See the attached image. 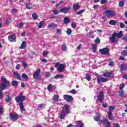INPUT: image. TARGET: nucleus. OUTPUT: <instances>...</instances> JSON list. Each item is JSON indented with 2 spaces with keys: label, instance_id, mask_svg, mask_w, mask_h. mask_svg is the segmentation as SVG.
<instances>
[{
  "label": "nucleus",
  "instance_id": "nucleus-41",
  "mask_svg": "<svg viewBox=\"0 0 127 127\" xmlns=\"http://www.w3.org/2000/svg\"><path fill=\"white\" fill-rule=\"evenodd\" d=\"M85 79H86L87 81H91V76H90L89 74H86Z\"/></svg>",
  "mask_w": 127,
  "mask_h": 127
},
{
  "label": "nucleus",
  "instance_id": "nucleus-31",
  "mask_svg": "<svg viewBox=\"0 0 127 127\" xmlns=\"http://www.w3.org/2000/svg\"><path fill=\"white\" fill-rule=\"evenodd\" d=\"M103 76L105 77H111L112 76V72H106L103 73Z\"/></svg>",
  "mask_w": 127,
  "mask_h": 127
},
{
  "label": "nucleus",
  "instance_id": "nucleus-44",
  "mask_svg": "<svg viewBox=\"0 0 127 127\" xmlns=\"http://www.w3.org/2000/svg\"><path fill=\"white\" fill-rule=\"evenodd\" d=\"M71 33H72V30H71V29H68L66 30V33L68 35H70V34H71Z\"/></svg>",
  "mask_w": 127,
  "mask_h": 127
},
{
  "label": "nucleus",
  "instance_id": "nucleus-14",
  "mask_svg": "<svg viewBox=\"0 0 127 127\" xmlns=\"http://www.w3.org/2000/svg\"><path fill=\"white\" fill-rule=\"evenodd\" d=\"M69 9H70V8L69 7H64L61 8L60 9V12H64V13H67L69 11Z\"/></svg>",
  "mask_w": 127,
  "mask_h": 127
},
{
  "label": "nucleus",
  "instance_id": "nucleus-29",
  "mask_svg": "<svg viewBox=\"0 0 127 127\" xmlns=\"http://www.w3.org/2000/svg\"><path fill=\"white\" fill-rule=\"evenodd\" d=\"M109 122H109L107 120H105V119H103L101 121V124H103V125H107Z\"/></svg>",
  "mask_w": 127,
  "mask_h": 127
},
{
  "label": "nucleus",
  "instance_id": "nucleus-19",
  "mask_svg": "<svg viewBox=\"0 0 127 127\" xmlns=\"http://www.w3.org/2000/svg\"><path fill=\"white\" fill-rule=\"evenodd\" d=\"M26 7L28 9H31L33 7V5L31 4V3H26Z\"/></svg>",
  "mask_w": 127,
  "mask_h": 127
},
{
  "label": "nucleus",
  "instance_id": "nucleus-15",
  "mask_svg": "<svg viewBox=\"0 0 127 127\" xmlns=\"http://www.w3.org/2000/svg\"><path fill=\"white\" fill-rule=\"evenodd\" d=\"M79 8H80V5H79L78 4H74L72 6V9H73L74 11L79 9Z\"/></svg>",
  "mask_w": 127,
  "mask_h": 127
},
{
  "label": "nucleus",
  "instance_id": "nucleus-3",
  "mask_svg": "<svg viewBox=\"0 0 127 127\" xmlns=\"http://www.w3.org/2000/svg\"><path fill=\"white\" fill-rule=\"evenodd\" d=\"M1 80L2 81V83H0V89L1 90H5L6 87L9 86V81L3 76L1 77Z\"/></svg>",
  "mask_w": 127,
  "mask_h": 127
},
{
  "label": "nucleus",
  "instance_id": "nucleus-32",
  "mask_svg": "<svg viewBox=\"0 0 127 127\" xmlns=\"http://www.w3.org/2000/svg\"><path fill=\"white\" fill-rule=\"evenodd\" d=\"M45 22L44 20L40 22V23H39V25H38V28H41V27H42V26H43V24H44Z\"/></svg>",
  "mask_w": 127,
  "mask_h": 127
},
{
  "label": "nucleus",
  "instance_id": "nucleus-8",
  "mask_svg": "<svg viewBox=\"0 0 127 127\" xmlns=\"http://www.w3.org/2000/svg\"><path fill=\"white\" fill-rule=\"evenodd\" d=\"M109 80L108 78H104V77H100L99 76H97V82L98 84H101V82L105 83V82H107Z\"/></svg>",
  "mask_w": 127,
  "mask_h": 127
},
{
  "label": "nucleus",
  "instance_id": "nucleus-49",
  "mask_svg": "<svg viewBox=\"0 0 127 127\" xmlns=\"http://www.w3.org/2000/svg\"><path fill=\"white\" fill-rule=\"evenodd\" d=\"M76 27H77V25H76V24H75L74 23H73L71 24L72 28H73L74 29H75V28H76Z\"/></svg>",
  "mask_w": 127,
  "mask_h": 127
},
{
  "label": "nucleus",
  "instance_id": "nucleus-53",
  "mask_svg": "<svg viewBox=\"0 0 127 127\" xmlns=\"http://www.w3.org/2000/svg\"><path fill=\"white\" fill-rule=\"evenodd\" d=\"M70 93H71V94H74V95L76 94H77V92H76V90H75V89H72V90L71 91Z\"/></svg>",
  "mask_w": 127,
  "mask_h": 127
},
{
  "label": "nucleus",
  "instance_id": "nucleus-48",
  "mask_svg": "<svg viewBox=\"0 0 127 127\" xmlns=\"http://www.w3.org/2000/svg\"><path fill=\"white\" fill-rule=\"evenodd\" d=\"M115 110V107L113 106H110L109 108V112H111L112 111H114Z\"/></svg>",
  "mask_w": 127,
  "mask_h": 127
},
{
  "label": "nucleus",
  "instance_id": "nucleus-22",
  "mask_svg": "<svg viewBox=\"0 0 127 127\" xmlns=\"http://www.w3.org/2000/svg\"><path fill=\"white\" fill-rule=\"evenodd\" d=\"M55 79H62L64 78V75L63 74H57L55 76Z\"/></svg>",
  "mask_w": 127,
  "mask_h": 127
},
{
  "label": "nucleus",
  "instance_id": "nucleus-59",
  "mask_svg": "<svg viewBox=\"0 0 127 127\" xmlns=\"http://www.w3.org/2000/svg\"><path fill=\"white\" fill-rule=\"evenodd\" d=\"M120 89H124V88H125V84H122L120 85Z\"/></svg>",
  "mask_w": 127,
  "mask_h": 127
},
{
  "label": "nucleus",
  "instance_id": "nucleus-43",
  "mask_svg": "<svg viewBox=\"0 0 127 127\" xmlns=\"http://www.w3.org/2000/svg\"><path fill=\"white\" fill-rule=\"evenodd\" d=\"M119 4V6H124V5H125V2L123 1H120Z\"/></svg>",
  "mask_w": 127,
  "mask_h": 127
},
{
  "label": "nucleus",
  "instance_id": "nucleus-57",
  "mask_svg": "<svg viewBox=\"0 0 127 127\" xmlns=\"http://www.w3.org/2000/svg\"><path fill=\"white\" fill-rule=\"evenodd\" d=\"M23 25H24V23H20L19 25V28H22V26H23Z\"/></svg>",
  "mask_w": 127,
  "mask_h": 127
},
{
  "label": "nucleus",
  "instance_id": "nucleus-11",
  "mask_svg": "<svg viewBox=\"0 0 127 127\" xmlns=\"http://www.w3.org/2000/svg\"><path fill=\"white\" fill-rule=\"evenodd\" d=\"M11 121H16L18 119V115L17 114H13L12 113H10L9 115Z\"/></svg>",
  "mask_w": 127,
  "mask_h": 127
},
{
  "label": "nucleus",
  "instance_id": "nucleus-63",
  "mask_svg": "<svg viewBox=\"0 0 127 127\" xmlns=\"http://www.w3.org/2000/svg\"><path fill=\"white\" fill-rule=\"evenodd\" d=\"M45 76L46 77H50V73L46 72Z\"/></svg>",
  "mask_w": 127,
  "mask_h": 127
},
{
  "label": "nucleus",
  "instance_id": "nucleus-42",
  "mask_svg": "<svg viewBox=\"0 0 127 127\" xmlns=\"http://www.w3.org/2000/svg\"><path fill=\"white\" fill-rule=\"evenodd\" d=\"M11 12L12 14H15L17 13V10L15 9H13L11 10Z\"/></svg>",
  "mask_w": 127,
  "mask_h": 127
},
{
  "label": "nucleus",
  "instance_id": "nucleus-38",
  "mask_svg": "<svg viewBox=\"0 0 127 127\" xmlns=\"http://www.w3.org/2000/svg\"><path fill=\"white\" fill-rule=\"evenodd\" d=\"M44 108H45V104L39 105V110H42Z\"/></svg>",
  "mask_w": 127,
  "mask_h": 127
},
{
  "label": "nucleus",
  "instance_id": "nucleus-40",
  "mask_svg": "<svg viewBox=\"0 0 127 127\" xmlns=\"http://www.w3.org/2000/svg\"><path fill=\"white\" fill-rule=\"evenodd\" d=\"M17 85V81L16 80H13L12 81V86H16Z\"/></svg>",
  "mask_w": 127,
  "mask_h": 127
},
{
  "label": "nucleus",
  "instance_id": "nucleus-26",
  "mask_svg": "<svg viewBox=\"0 0 127 127\" xmlns=\"http://www.w3.org/2000/svg\"><path fill=\"white\" fill-rule=\"evenodd\" d=\"M76 124L79 125V127H82L84 126L83 122L81 121H78L76 122Z\"/></svg>",
  "mask_w": 127,
  "mask_h": 127
},
{
  "label": "nucleus",
  "instance_id": "nucleus-1",
  "mask_svg": "<svg viewBox=\"0 0 127 127\" xmlns=\"http://www.w3.org/2000/svg\"><path fill=\"white\" fill-rule=\"evenodd\" d=\"M63 110L60 113L59 118L61 120L65 119L66 117V114L68 115L70 113V105L68 104L64 105L62 107Z\"/></svg>",
  "mask_w": 127,
  "mask_h": 127
},
{
  "label": "nucleus",
  "instance_id": "nucleus-4",
  "mask_svg": "<svg viewBox=\"0 0 127 127\" xmlns=\"http://www.w3.org/2000/svg\"><path fill=\"white\" fill-rule=\"evenodd\" d=\"M25 96L22 95V93H20L19 95L15 97V101L16 103H19L20 102H23L25 100Z\"/></svg>",
  "mask_w": 127,
  "mask_h": 127
},
{
  "label": "nucleus",
  "instance_id": "nucleus-13",
  "mask_svg": "<svg viewBox=\"0 0 127 127\" xmlns=\"http://www.w3.org/2000/svg\"><path fill=\"white\" fill-rule=\"evenodd\" d=\"M64 69H65V65L63 64H59L57 70L59 72H63V70H64Z\"/></svg>",
  "mask_w": 127,
  "mask_h": 127
},
{
  "label": "nucleus",
  "instance_id": "nucleus-64",
  "mask_svg": "<svg viewBox=\"0 0 127 127\" xmlns=\"http://www.w3.org/2000/svg\"><path fill=\"white\" fill-rule=\"evenodd\" d=\"M114 127H120V125L118 123L114 124Z\"/></svg>",
  "mask_w": 127,
  "mask_h": 127
},
{
  "label": "nucleus",
  "instance_id": "nucleus-33",
  "mask_svg": "<svg viewBox=\"0 0 127 127\" xmlns=\"http://www.w3.org/2000/svg\"><path fill=\"white\" fill-rule=\"evenodd\" d=\"M32 16L33 17V19H34V20L37 19V18H38V15H37L36 13H33Z\"/></svg>",
  "mask_w": 127,
  "mask_h": 127
},
{
  "label": "nucleus",
  "instance_id": "nucleus-6",
  "mask_svg": "<svg viewBox=\"0 0 127 127\" xmlns=\"http://www.w3.org/2000/svg\"><path fill=\"white\" fill-rule=\"evenodd\" d=\"M40 68L36 70L35 72L34 73L33 75L34 79H35V80H38V79L40 78V75L39 74V73H40Z\"/></svg>",
  "mask_w": 127,
  "mask_h": 127
},
{
  "label": "nucleus",
  "instance_id": "nucleus-5",
  "mask_svg": "<svg viewBox=\"0 0 127 127\" xmlns=\"http://www.w3.org/2000/svg\"><path fill=\"white\" fill-rule=\"evenodd\" d=\"M105 13L107 17H109V18H111V17H114L116 14L114 11L111 10H107L105 11Z\"/></svg>",
  "mask_w": 127,
  "mask_h": 127
},
{
  "label": "nucleus",
  "instance_id": "nucleus-58",
  "mask_svg": "<svg viewBox=\"0 0 127 127\" xmlns=\"http://www.w3.org/2000/svg\"><path fill=\"white\" fill-rule=\"evenodd\" d=\"M2 90H1V89H0V99H1L2 98Z\"/></svg>",
  "mask_w": 127,
  "mask_h": 127
},
{
  "label": "nucleus",
  "instance_id": "nucleus-10",
  "mask_svg": "<svg viewBox=\"0 0 127 127\" xmlns=\"http://www.w3.org/2000/svg\"><path fill=\"white\" fill-rule=\"evenodd\" d=\"M64 98L66 102H72L73 101V97L70 95H64Z\"/></svg>",
  "mask_w": 127,
  "mask_h": 127
},
{
  "label": "nucleus",
  "instance_id": "nucleus-37",
  "mask_svg": "<svg viewBox=\"0 0 127 127\" xmlns=\"http://www.w3.org/2000/svg\"><path fill=\"white\" fill-rule=\"evenodd\" d=\"M92 50L94 53L96 52V51H97V45H92Z\"/></svg>",
  "mask_w": 127,
  "mask_h": 127
},
{
  "label": "nucleus",
  "instance_id": "nucleus-55",
  "mask_svg": "<svg viewBox=\"0 0 127 127\" xmlns=\"http://www.w3.org/2000/svg\"><path fill=\"white\" fill-rule=\"evenodd\" d=\"M107 2V0H101V4H105Z\"/></svg>",
  "mask_w": 127,
  "mask_h": 127
},
{
  "label": "nucleus",
  "instance_id": "nucleus-9",
  "mask_svg": "<svg viewBox=\"0 0 127 127\" xmlns=\"http://www.w3.org/2000/svg\"><path fill=\"white\" fill-rule=\"evenodd\" d=\"M99 52L101 53V54H103V55H107L109 52H110V50L108 48H103L102 49H100Z\"/></svg>",
  "mask_w": 127,
  "mask_h": 127
},
{
  "label": "nucleus",
  "instance_id": "nucleus-39",
  "mask_svg": "<svg viewBox=\"0 0 127 127\" xmlns=\"http://www.w3.org/2000/svg\"><path fill=\"white\" fill-rule=\"evenodd\" d=\"M121 55H123V56H127V51L124 50L121 52Z\"/></svg>",
  "mask_w": 127,
  "mask_h": 127
},
{
  "label": "nucleus",
  "instance_id": "nucleus-50",
  "mask_svg": "<svg viewBox=\"0 0 127 127\" xmlns=\"http://www.w3.org/2000/svg\"><path fill=\"white\" fill-rule=\"evenodd\" d=\"M125 25V24H124V23H121L120 24V27H121V28H124Z\"/></svg>",
  "mask_w": 127,
  "mask_h": 127
},
{
  "label": "nucleus",
  "instance_id": "nucleus-62",
  "mask_svg": "<svg viewBox=\"0 0 127 127\" xmlns=\"http://www.w3.org/2000/svg\"><path fill=\"white\" fill-rule=\"evenodd\" d=\"M105 127H111V123L110 122H108L107 124Z\"/></svg>",
  "mask_w": 127,
  "mask_h": 127
},
{
  "label": "nucleus",
  "instance_id": "nucleus-23",
  "mask_svg": "<svg viewBox=\"0 0 127 127\" xmlns=\"http://www.w3.org/2000/svg\"><path fill=\"white\" fill-rule=\"evenodd\" d=\"M26 47V42L23 41V42H22V43L21 45L20 49H23L25 48Z\"/></svg>",
  "mask_w": 127,
  "mask_h": 127
},
{
  "label": "nucleus",
  "instance_id": "nucleus-45",
  "mask_svg": "<svg viewBox=\"0 0 127 127\" xmlns=\"http://www.w3.org/2000/svg\"><path fill=\"white\" fill-rule=\"evenodd\" d=\"M10 21H11V18L10 17L8 18L6 20V24H8L10 22Z\"/></svg>",
  "mask_w": 127,
  "mask_h": 127
},
{
  "label": "nucleus",
  "instance_id": "nucleus-18",
  "mask_svg": "<svg viewBox=\"0 0 127 127\" xmlns=\"http://www.w3.org/2000/svg\"><path fill=\"white\" fill-rule=\"evenodd\" d=\"M127 69V64H123L121 65V71H126Z\"/></svg>",
  "mask_w": 127,
  "mask_h": 127
},
{
  "label": "nucleus",
  "instance_id": "nucleus-28",
  "mask_svg": "<svg viewBox=\"0 0 127 127\" xmlns=\"http://www.w3.org/2000/svg\"><path fill=\"white\" fill-rule=\"evenodd\" d=\"M19 106H20V111H21L22 112H23V111H24V107L23 106V103H22V102H20L19 104Z\"/></svg>",
  "mask_w": 127,
  "mask_h": 127
},
{
  "label": "nucleus",
  "instance_id": "nucleus-21",
  "mask_svg": "<svg viewBox=\"0 0 127 127\" xmlns=\"http://www.w3.org/2000/svg\"><path fill=\"white\" fill-rule=\"evenodd\" d=\"M56 87H55V86L51 85V84H50L48 86V91H51L52 90V89H56Z\"/></svg>",
  "mask_w": 127,
  "mask_h": 127
},
{
  "label": "nucleus",
  "instance_id": "nucleus-12",
  "mask_svg": "<svg viewBox=\"0 0 127 127\" xmlns=\"http://www.w3.org/2000/svg\"><path fill=\"white\" fill-rule=\"evenodd\" d=\"M8 38L10 42H15L16 41V37H15V35H10Z\"/></svg>",
  "mask_w": 127,
  "mask_h": 127
},
{
  "label": "nucleus",
  "instance_id": "nucleus-27",
  "mask_svg": "<svg viewBox=\"0 0 127 127\" xmlns=\"http://www.w3.org/2000/svg\"><path fill=\"white\" fill-rule=\"evenodd\" d=\"M5 101L6 102H7V103H9V102H10V101H11V97L9 96V95H6V98L5 99Z\"/></svg>",
  "mask_w": 127,
  "mask_h": 127
},
{
  "label": "nucleus",
  "instance_id": "nucleus-7",
  "mask_svg": "<svg viewBox=\"0 0 127 127\" xmlns=\"http://www.w3.org/2000/svg\"><path fill=\"white\" fill-rule=\"evenodd\" d=\"M104 97L105 95H104V91H100L97 96V100L99 101V102H102L104 99Z\"/></svg>",
  "mask_w": 127,
  "mask_h": 127
},
{
  "label": "nucleus",
  "instance_id": "nucleus-16",
  "mask_svg": "<svg viewBox=\"0 0 127 127\" xmlns=\"http://www.w3.org/2000/svg\"><path fill=\"white\" fill-rule=\"evenodd\" d=\"M70 22V18L68 17H66L64 19V24H67Z\"/></svg>",
  "mask_w": 127,
  "mask_h": 127
},
{
  "label": "nucleus",
  "instance_id": "nucleus-52",
  "mask_svg": "<svg viewBox=\"0 0 127 127\" xmlns=\"http://www.w3.org/2000/svg\"><path fill=\"white\" fill-rule=\"evenodd\" d=\"M62 50L64 51H65V50H66V49H67V48L66 47V46L65 45H63L62 46Z\"/></svg>",
  "mask_w": 127,
  "mask_h": 127
},
{
  "label": "nucleus",
  "instance_id": "nucleus-17",
  "mask_svg": "<svg viewBox=\"0 0 127 127\" xmlns=\"http://www.w3.org/2000/svg\"><path fill=\"white\" fill-rule=\"evenodd\" d=\"M13 74L18 80H21V76L18 72H14Z\"/></svg>",
  "mask_w": 127,
  "mask_h": 127
},
{
  "label": "nucleus",
  "instance_id": "nucleus-34",
  "mask_svg": "<svg viewBox=\"0 0 127 127\" xmlns=\"http://www.w3.org/2000/svg\"><path fill=\"white\" fill-rule=\"evenodd\" d=\"M22 78L24 80H27V79H28V76H27L25 73H23L22 74Z\"/></svg>",
  "mask_w": 127,
  "mask_h": 127
},
{
  "label": "nucleus",
  "instance_id": "nucleus-46",
  "mask_svg": "<svg viewBox=\"0 0 127 127\" xmlns=\"http://www.w3.org/2000/svg\"><path fill=\"white\" fill-rule=\"evenodd\" d=\"M48 27H49V28H53V27H54V24H53V23L50 24L48 25Z\"/></svg>",
  "mask_w": 127,
  "mask_h": 127
},
{
  "label": "nucleus",
  "instance_id": "nucleus-20",
  "mask_svg": "<svg viewBox=\"0 0 127 127\" xmlns=\"http://www.w3.org/2000/svg\"><path fill=\"white\" fill-rule=\"evenodd\" d=\"M4 110H3V107H0V120H1V116L3 114Z\"/></svg>",
  "mask_w": 127,
  "mask_h": 127
},
{
  "label": "nucleus",
  "instance_id": "nucleus-56",
  "mask_svg": "<svg viewBox=\"0 0 127 127\" xmlns=\"http://www.w3.org/2000/svg\"><path fill=\"white\" fill-rule=\"evenodd\" d=\"M98 7H99V5H94L93 8H94V9H98Z\"/></svg>",
  "mask_w": 127,
  "mask_h": 127
},
{
  "label": "nucleus",
  "instance_id": "nucleus-36",
  "mask_svg": "<svg viewBox=\"0 0 127 127\" xmlns=\"http://www.w3.org/2000/svg\"><path fill=\"white\" fill-rule=\"evenodd\" d=\"M119 96H120V97H124V95H125V93L123 90H120L119 91Z\"/></svg>",
  "mask_w": 127,
  "mask_h": 127
},
{
  "label": "nucleus",
  "instance_id": "nucleus-25",
  "mask_svg": "<svg viewBox=\"0 0 127 127\" xmlns=\"http://www.w3.org/2000/svg\"><path fill=\"white\" fill-rule=\"evenodd\" d=\"M53 100L54 102H57L59 100V95L57 94L54 96Z\"/></svg>",
  "mask_w": 127,
  "mask_h": 127
},
{
  "label": "nucleus",
  "instance_id": "nucleus-47",
  "mask_svg": "<svg viewBox=\"0 0 127 127\" xmlns=\"http://www.w3.org/2000/svg\"><path fill=\"white\" fill-rule=\"evenodd\" d=\"M22 65L24 68L27 67V64L25 62H22Z\"/></svg>",
  "mask_w": 127,
  "mask_h": 127
},
{
  "label": "nucleus",
  "instance_id": "nucleus-51",
  "mask_svg": "<svg viewBox=\"0 0 127 127\" xmlns=\"http://www.w3.org/2000/svg\"><path fill=\"white\" fill-rule=\"evenodd\" d=\"M95 43L99 44L100 43V39L97 38L96 40H94Z\"/></svg>",
  "mask_w": 127,
  "mask_h": 127
},
{
  "label": "nucleus",
  "instance_id": "nucleus-30",
  "mask_svg": "<svg viewBox=\"0 0 127 127\" xmlns=\"http://www.w3.org/2000/svg\"><path fill=\"white\" fill-rule=\"evenodd\" d=\"M108 117H109V120H110V121H113V116H112V112L111 111L108 112Z\"/></svg>",
  "mask_w": 127,
  "mask_h": 127
},
{
  "label": "nucleus",
  "instance_id": "nucleus-54",
  "mask_svg": "<svg viewBox=\"0 0 127 127\" xmlns=\"http://www.w3.org/2000/svg\"><path fill=\"white\" fill-rule=\"evenodd\" d=\"M82 12H84V10H81L80 11L77 12L76 13V14H78V15L82 14Z\"/></svg>",
  "mask_w": 127,
  "mask_h": 127
},
{
  "label": "nucleus",
  "instance_id": "nucleus-2",
  "mask_svg": "<svg viewBox=\"0 0 127 127\" xmlns=\"http://www.w3.org/2000/svg\"><path fill=\"white\" fill-rule=\"evenodd\" d=\"M122 36H123V32L122 31L119 32V33H115L110 38V40L113 43L118 42V39H119V38H121Z\"/></svg>",
  "mask_w": 127,
  "mask_h": 127
},
{
  "label": "nucleus",
  "instance_id": "nucleus-35",
  "mask_svg": "<svg viewBox=\"0 0 127 127\" xmlns=\"http://www.w3.org/2000/svg\"><path fill=\"white\" fill-rule=\"evenodd\" d=\"M94 120L96 122H99L100 121V115H98L97 116L94 117Z\"/></svg>",
  "mask_w": 127,
  "mask_h": 127
},
{
  "label": "nucleus",
  "instance_id": "nucleus-60",
  "mask_svg": "<svg viewBox=\"0 0 127 127\" xmlns=\"http://www.w3.org/2000/svg\"><path fill=\"white\" fill-rule=\"evenodd\" d=\"M47 54H48V52H47V51H45L43 53V56H46V55H47Z\"/></svg>",
  "mask_w": 127,
  "mask_h": 127
},
{
  "label": "nucleus",
  "instance_id": "nucleus-24",
  "mask_svg": "<svg viewBox=\"0 0 127 127\" xmlns=\"http://www.w3.org/2000/svg\"><path fill=\"white\" fill-rule=\"evenodd\" d=\"M109 23L110 24V25H116L117 24V21L114 20H111L109 21Z\"/></svg>",
  "mask_w": 127,
  "mask_h": 127
},
{
  "label": "nucleus",
  "instance_id": "nucleus-61",
  "mask_svg": "<svg viewBox=\"0 0 127 127\" xmlns=\"http://www.w3.org/2000/svg\"><path fill=\"white\" fill-rule=\"evenodd\" d=\"M53 13H54L56 15H57V14H58V13H59V12L57 11V10H53Z\"/></svg>",
  "mask_w": 127,
  "mask_h": 127
}]
</instances>
